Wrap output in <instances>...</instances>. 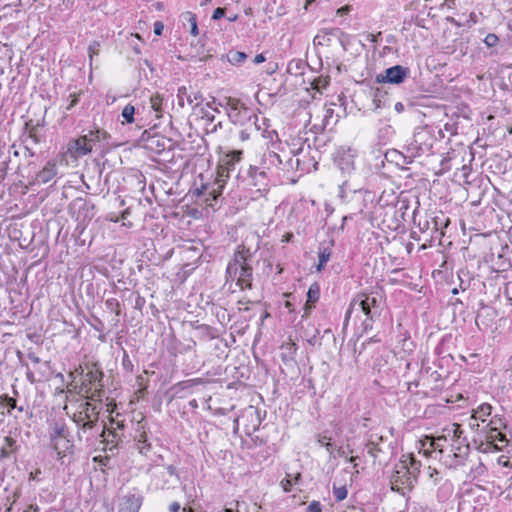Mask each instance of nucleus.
<instances>
[{"label":"nucleus","instance_id":"obj_33","mask_svg":"<svg viewBox=\"0 0 512 512\" xmlns=\"http://www.w3.org/2000/svg\"><path fill=\"white\" fill-rule=\"evenodd\" d=\"M318 257L319 262L316 266V270L321 272L331 257V250L328 247L320 248Z\"/></svg>","mask_w":512,"mask_h":512},{"label":"nucleus","instance_id":"obj_25","mask_svg":"<svg viewBox=\"0 0 512 512\" xmlns=\"http://www.w3.org/2000/svg\"><path fill=\"white\" fill-rule=\"evenodd\" d=\"M320 298V287L317 283H313L307 292V301L305 304V313L302 316L303 318L306 317L311 309L314 307V304L319 300Z\"/></svg>","mask_w":512,"mask_h":512},{"label":"nucleus","instance_id":"obj_50","mask_svg":"<svg viewBox=\"0 0 512 512\" xmlns=\"http://www.w3.org/2000/svg\"><path fill=\"white\" fill-rule=\"evenodd\" d=\"M71 101L66 107V111H70L79 101L78 97L76 95H70Z\"/></svg>","mask_w":512,"mask_h":512},{"label":"nucleus","instance_id":"obj_44","mask_svg":"<svg viewBox=\"0 0 512 512\" xmlns=\"http://www.w3.org/2000/svg\"><path fill=\"white\" fill-rule=\"evenodd\" d=\"M99 50H100V43L98 41H93L89 45L88 52H89V57H90L91 60H92L94 55H98Z\"/></svg>","mask_w":512,"mask_h":512},{"label":"nucleus","instance_id":"obj_41","mask_svg":"<svg viewBox=\"0 0 512 512\" xmlns=\"http://www.w3.org/2000/svg\"><path fill=\"white\" fill-rule=\"evenodd\" d=\"M361 190V187L358 186V185H354L352 183H350L349 180H346L342 183V185L340 186V193L343 195L345 192H357V191H360Z\"/></svg>","mask_w":512,"mask_h":512},{"label":"nucleus","instance_id":"obj_52","mask_svg":"<svg viewBox=\"0 0 512 512\" xmlns=\"http://www.w3.org/2000/svg\"><path fill=\"white\" fill-rule=\"evenodd\" d=\"M350 9H351V7L348 6V5L343 6V7L339 8V9H337L336 14L338 16H343V15L349 13Z\"/></svg>","mask_w":512,"mask_h":512},{"label":"nucleus","instance_id":"obj_27","mask_svg":"<svg viewBox=\"0 0 512 512\" xmlns=\"http://www.w3.org/2000/svg\"><path fill=\"white\" fill-rule=\"evenodd\" d=\"M229 171H227L225 168L218 165L217 170V177L215 180V184L217 185V188H214L210 194L213 195V198L216 199L222 192V189L224 187V183L226 182V179L229 177Z\"/></svg>","mask_w":512,"mask_h":512},{"label":"nucleus","instance_id":"obj_26","mask_svg":"<svg viewBox=\"0 0 512 512\" xmlns=\"http://www.w3.org/2000/svg\"><path fill=\"white\" fill-rule=\"evenodd\" d=\"M241 155L242 151H232L227 153L221 158L219 165L230 172L234 170L235 164L240 161Z\"/></svg>","mask_w":512,"mask_h":512},{"label":"nucleus","instance_id":"obj_4","mask_svg":"<svg viewBox=\"0 0 512 512\" xmlns=\"http://www.w3.org/2000/svg\"><path fill=\"white\" fill-rule=\"evenodd\" d=\"M103 376V372L97 365H92L84 374L81 392L84 393L88 399L101 401L104 388Z\"/></svg>","mask_w":512,"mask_h":512},{"label":"nucleus","instance_id":"obj_56","mask_svg":"<svg viewBox=\"0 0 512 512\" xmlns=\"http://www.w3.org/2000/svg\"><path fill=\"white\" fill-rule=\"evenodd\" d=\"M336 452L337 456L347 458L348 451L344 447H339Z\"/></svg>","mask_w":512,"mask_h":512},{"label":"nucleus","instance_id":"obj_49","mask_svg":"<svg viewBox=\"0 0 512 512\" xmlns=\"http://www.w3.org/2000/svg\"><path fill=\"white\" fill-rule=\"evenodd\" d=\"M163 28H164V25L162 22L156 21L154 23V33L156 35L160 36L162 34Z\"/></svg>","mask_w":512,"mask_h":512},{"label":"nucleus","instance_id":"obj_37","mask_svg":"<svg viewBox=\"0 0 512 512\" xmlns=\"http://www.w3.org/2000/svg\"><path fill=\"white\" fill-rule=\"evenodd\" d=\"M247 58V55L241 51H233L228 54V60L232 64H239Z\"/></svg>","mask_w":512,"mask_h":512},{"label":"nucleus","instance_id":"obj_48","mask_svg":"<svg viewBox=\"0 0 512 512\" xmlns=\"http://www.w3.org/2000/svg\"><path fill=\"white\" fill-rule=\"evenodd\" d=\"M492 426H497L500 429L501 427H505V423L503 422V420L501 418H498V419L493 418L489 423V427H492Z\"/></svg>","mask_w":512,"mask_h":512},{"label":"nucleus","instance_id":"obj_21","mask_svg":"<svg viewBox=\"0 0 512 512\" xmlns=\"http://www.w3.org/2000/svg\"><path fill=\"white\" fill-rule=\"evenodd\" d=\"M452 451L455 465H462L466 460L469 454V444L466 443V439H463L461 442L452 441Z\"/></svg>","mask_w":512,"mask_h":512},{"label":"nucleus","instance_id":"obj_36","mask_svg":"<svg viewBox=\"0 0 512 512\" xmlns=\"http://www.w3.org/2000/svg\"><path fill=\"white\" fill-rule=\"evenodd\" d=\"M106 308L117 316L121 314V304L116 298H108L105 301Z\"/></svg>","mask_w":512,"mask_h":512},{"label":"nucleus","instance_id":"obj_63","mask_svg":"<svg viewBox=\"0 0 512 512\" xmlns=\"http://www.w3.org/2000/svg\"><path fill=\"white\" fill-rule=\"evenodd\" d=\"M28 357H29V359H30L33 363H35V364L40 363V358H39V357H37L36 355H34V354H31V353H30V354H28Z\"/></svg>","mask_w":512,"mask_h":512},{"label":"nucleus","instance_id":"obj_34","mask_svg":"<svg viewBox=\"0 0 512 512\" xmlns=\"http://www.w3.org/2000/svg\"><path fill=\"white\" fill-rule=\"evenodd\" d=\"M150 103L152 109L156 112V117H161V113L163 111L162 104H163V97L159 94L152 95L150 97Z\"/></svg>","mask_w":512,"mask_h":512},{"label":"nucleus","instance_id":"obj_7","mask_svg":"<svg viewBox=\"0 0 512 512\" xmlns=\"http://www.w3.org/2000/svg\"><path fill=\"white\" fill-rule=\"evenodd\" d=\"M70 211L79 224L86 225L95 216V205L91 201L77 198L70 204Z\"/></svg>","mask_w":512,"mask_h":512},{"label":"nucleus","instance_id":"obj_39","mask_svg":"<svg viewBox=\"0 0 512 512\" xmlns=\"http://www.w3.org/2000/svg\"><path fill=\"white\" fill-rule=\"evenodd\" d=\"M134 114H135V108L133 105H126L122 110V117L125 119L127 123L134 122Z\"/></svg>","mask_w":512,"mask_h":512},{"label":"nucleus","instance_id":"obj_45","mask_svg":"<svg viewBox=\"0 0 512 512\" xmlns=\"http://www.w3.org/2000/svg\"><path fill=\"white\" fill-rule=\"evenodd\" d=\"M313 88L320 91L321 89L325 88L328 85L327 80L325 79H315L312 83Z\"/></svg>","mask_w":512,"mask_h":512},{"label":"nucleus","instance_id":"obj_8","mask_svg":"<svg viewBox=\"0 0 512 512\" xmlns=\"http://www.w3.org/2000/svg\"><path fill=\"white\" fill-rule=\"evenodd\" d=\"M368 454L376 461L381 455H387L392 450V442L379 434H371L366 445Z\"/></svg>","mask_w":512,"mask_h":512},{"label":"nucleus","instance_id":"obj_60","mask_svg":"<svg viewBox=\"0 0 512 512\" xmlns=\"http://www.w3.org/2000/svg\"><path fill=\"white\" fill-rule=\"evenodd\" d=\"M429 470H430V474H429L430 478H434V483H436L438 480L437 479V476L439 474L438 471L436 469H431V467H429Z\"/></svg>","mask_w":512,"mask_h":512},{"label":"nucleus","instance_id":"obj_5","mask_svg":"<svg viewBox=\"0 0 512 512\" xmlns=\"http://www.w3.org/2000/svg\"><path fill=\"white\" fill-rule=\"evenodd\" d=\"M50 440L52 447L59 457L65 456L66 452L73 448L72 442L68 439V432L65 423L54 422L50 427Z\"/></svg>","mask_w":512,"mask_h":512},{"label":"nucleus","instance_id":"obj_42","mask_svg":"<svg viewBox=\"0 0 512 512\" xmlns=\"http://www.w3.org/2000/svg\"><path fill=\"white\" fill-rule=\"evenodd\" d=\"M0 404H6L9 409L16 408V400L14 398L9 397L8 395H2L0 397ZM8 413H10V410H8Z\"/></svg>","mask_w":512,"mask_h":512},{"label":"nucleus","instance_id":"obj_2","mask_svg":"<svg viewBox=\"0 0 512 512\" xmlns=\"http://www.w3.org/2000/svg\"><path fill=\"white\" fill-rule=\"evenodd\" d=\"M382 294L378 291L370 293L357 294L351 301L346 311V320L351 316L352 312L360 311L366 315L363 321L365 329L371 328L374 318L378 317L381 312Z\"/></svg>","mask_w":512,"mask_h":512},{"label":"nucleus","instance_id":"obj_61","mask_svg":"<svg viewBox=\"0 0 512 512\" xmlns=\"http://www.w3.org/2000/svg\"><path fill=\"white\" fill-rule=\"evenodd\" d=\"M394 109L397 113H402L404 111V105L402 102H397L394 106Z\"/></svg>","mask_w":512,"mask_h":512},{"label":"nucleus","instance_id":"obj_19","mask_svg":"<svg viewBox=\"0 0 512 512\" xmlns=\"http://www.w3.org/2000/svg\"><path fill=\"white\" fill-rule=\"evenodd\" d=\"M253 268L249 264V260H245V264L239 265L238 286L241 290L250 289L252 287Z\"/></svg>","mask_w":512,"mask_h":512},{"label":"nucleus","instance_id":"obj_31","mask_svg":"<svg viewBox=\"0 0 512 512\" xmlns=\"http://www.w3.org/2000/svg\"><path fill=\"white\" fill-rule=\"evenodd\" d=\"M319 330L313 325H308L303 329L302 337L311 345L315 346L320 344L319 342Z\"/></svg>","mask_w":512,"mask_h":512},{"label":"nucleus","instance_id":"obj_16","mask_svg":"<svg viewBox=\"0 0 512 512\" xmlns=\"http://www.w3.org/2000/svg\"><path fill=\"white\" fill-rule=\"evenodd\" d=\"M344 32L339 28H329L320 30L313 39L315 47H329L332 42V37L338 38L341 41V37Z\"/></svg>","mask_w":512,"mask_h":512},{"label":"nucleus","instance_id":"obj_12","mask_svg":"<svg viewBox=\"0 0 512 512\" xmlns=\"http://www.w3.org/2000/svg\"><path fill=\"white\" fill-rule=\"evenodd\" d=\"M356 152L351 148H341L335 156L336 166L345 174L350 175L355 169Z\"/></svg>","mask_w":512,"mask_h":512},{"label":"nucleus","instance_id":"obj_32","mask_svg":"<svg viewBox=\"0 0 512 512\" xmlns=\"http://www.w3.org/2000/svg\"><path fill=\"white\" fill-rule=\"evenodd\" d=\"M491 413L492 406L488 403H483L473 411L471 419L475 421L481 420L482 422H484L486 417L490 416Z\"/></svg>","mask_w":512,"mask_h":512},{"label":"nucleus","instance_id":"obj_28","mask_svg":"<svg viewBox=\"0 0 512 512\" xmlns=\"http://www.w3.org/2000/svg\"><path fill=\"white\" fill-rule=\"evenodd\" d=\"M297 344L289 338L288 341L281 345V357L284 362L293 361L297 352Z\"/></svg>","mask_w":512,"mask_h":512},{"label":"nucleus","instance_id":"obj_29","mask_svg":"<svg viewBox=\"0 0 512 512\" xmlns=\"http://www.w3.org/2000/svg\"><path fill=\"white\" fill-rule=\"evenodd\" d=\"M443 438L446 440L447 438H451L452 441L455 442H461L464 438L463 430L461 429V426L457 423H452L450 426L446 427L444 430Z\"/></svg>","mask_w":512,"mask_h":512},{"label":"nucleus","instance_id":"obj_14","mask_svg":"<svg viewBox=\"0 0 512 512\" xmlns=\"http://www.w3.org/2000/svg\"><path fill=\"white\" fill-rule=\"evenodd\" d=\"M156 486L161 489H169L179 481L176 468L172 465L163 467L155 474Z\"/></svg>","mask_w":512,"mask_h":512},{"label":"nucleus","instance_id":"obj_24","mask_svg":"<svg viewBox=\"0 0 512 512\" xmlns=\"http://www.w3.org/2000/svg\"><path fill=\"white\" fill-rule=\"evenodd\" d=\"M85 137L87 138V142L90 143L91 150H93V147H95L98 143L107 142L110 139V134L106 132L103 129H95L90 130L87 134H85Z\"/></svg>","mask_w":512,"mask_h":512},{"label":"nucleus","instance_id":"obj_47","mask_svg":"<svg viewBox=\"0 0 512 512\" xmlns=\"http://www.w3.org/2000/svg\"><path fill=\"white\" fill-rule=\"evenodd\" d=\"M225 16V8L218 7L214 10L212 19L219 20Z\"/></svg>","mask_w":512,"mask_h":512},{"label":"nucleus","instance_id":"obj_1","mask_svg":"<svg viewBox=\"0 0 512 512\" xmlns=\"http://www.w3.org/2000/svg\"><path fill=\"white\" fill-rule=\"evenodd\" d=\"M421 462L413 454L403 455L391 475V489L402 496L410 493L417 483Z\"/></svg>","mask_w":512,"mask_h":512},{"label":"nucleus","instance_id":"obj_43","mask_svg":"<svg viewBox=\"0 0 512 512\" xmlns=\"http://www.w3.org/2000/svg\"><path fill=\"white\" fill-rule=\"evenodd\" d=\"M499 39H498V36L496 34H493V33H490L488 34L485 39H484V43L488 46V47H494L497 45Z\"/></svg>","mask_w":512,"mask_h":512},{"label":"nucleus","instance_id":"obj_46","mask_svg":"<svg viewBox=\"0 0 512 512\" xmlns=\"http://www.w3.org/2000/svg\"><path fill=\"white\" fill-rule=\"evenodd\" d=\"M321 511H322L321 505L318 501H312L307 508V512H321Z\"/></svg>","mask_w":512,"mask_h":512},{"label":"nucleus","instance_id":"obj_54","mask_svg":"<svg viewBox=\"0 0 512 512\" xmlns=\"http://www.w3.org/2000/svg\"><path fill=\"white\" fill-rule=\"evenodd\" d=\"M505 294L507 295L508 299L512 301V282L506 284Z\"/></svg>","mask_w":512,"mask_h":512},{"label":"nucleus","instance_id":"obj_9","mask_svg":"<svg viewBox=\"0 0 512 512\" xmlns=\"http://www.w3.org/2000/svg\"><path fill=\"white\" fill-rule=\"evenodd\" d=\"M409 72V68L401 65H395L386 69L384 73L378 74L376 76V81L378 83L400 84L408 77Z\"/></svg>","mask_w":512,"mask_h":512},{"label":"nucleus","instance_id":"obj_18","mask_svg":"<svg viewBox=\"0 0 512 512\" xmlns=\"http://www.w3.org/2000/svg\"><path fill=\"white\" fill-rule=\"evenodd\" d=\"M143 502L139 494L125 495L120 503L119 512H138Z\"/></svg>","mask_w":512,"mask_h":512},{"label":"nucleus","instance_id":"obj_35","mask_svg":"<svg viewBox=\"0 0 512 512\" xmlns=\"http://www.w3.org/2000/svg\"><path fill=\"white\" fill-rule=\"evenodd\" d=\"M301 474L297 473L293 478L290 474H287L286 478L281 481V486L285 492L291 491L293 484L297 483L300 479Z\"/></svg>","mask_w":512,"mask_h":512},{"label":"nucleus","instance_id":"obj_64","mask_svg":"<svg viewBox=\"0 0 512 512\" xmlns=\"http://www.w3.org/2000/svg\"><path fill=\"white\" fill-rule=\"evenodd\" d=\"M26 377L31 383L35 382L34 374L30 370L27 371Z\"/></svg>","mask_w":512,"mask_h":512},{"label":"nucleus","instance_id":"obj_22","mask_svg":"<svg viewBox=\"0 0 512 512\" xmlns=\"http://www.w3.org/2000/svg\"><path fill=\"white\" fill-rule=\"evenodd\" d=\"M333 113H334L333 108L328 107V106H323V107H321L319 109H316L315 110V117L316 118L322 117V119H321L320 123L315 122L312 125V129H315L316 131H323V130H325V128L330 123V119L333 117Z\"/></svg>","mask_w":512,"mask_h":512},{"label":"nucleus","instance_id":"obj_11","mask_svg":"<svg viewBox=\"0 0 512 512\" xmlns=\"http://www.w3.org/2000/svg\"><path fill=\"white\" fill-rule=\"evenodd\" d=\"M251 253L250 250L247 249L245 246L240 245L238 246L234 258L231 262H229L227 269H226V275L228 279L236 280L238 283V272H239V265L245 264V260H250Z\"/></svg>","mask_w":512,"mask_h":512},{"label":"nucleus","instance_id":"obj_6","mask_svg":"<svg viewBox=\"0 0 512 512\" xmlns=\"http://www.w3.org/2000/svg\"><path fill=\"white\" fill-rule=\"evenodd\" d=\"M509 440L506 435L499 430V427L492 426L486 431L485 442H481L478 450L483 453L492 451H502L508 446Z\"/></svg>","mask_w":512,"mask_h":512},{"label":"nucleus","instance_id":"obj_59","mask_svg":"<svg viewBox=\"0 0 512 512\" xmlns=\"http://www.w3.org/2000/svg\"><path fill=\"white\" fill-rule=\"evenodd\" d=\"M265 60H266V58H265V56L263 54H258V55L255 56L253 62L255 64H260V63L264 62Z\"/></svg>","mask_w":512,"mask_h":512},{"label":"nucleus","instance_id":"obj_53","mask_svg":"<svg viewBox=\"0 0 512 512\" xmlns=\"http://www.w3.org/2000/svg\"><path fill=\"white\" fill-rule=\"evenodd\" d=\"M442 439H444V438H443V435H442V436H439L437 439H435V440L432 442L431 446L433 447V449H434V450H437V449H438L440 452H442V448H440V443H439V441H441Z\"/></svg>","mask_w":512,"mask_h":512},{"label":"nucleus","instance_id":"obj_3","mask_svg":"<svg viewBox=\"0 0 512 512\" xmlns=\"http://www.w3.org/2000/svg\"><path fill=\"white\" fill-rule=\"evenodd\" d=\"M99 410L96 405L86 401L80 405V410L73 415V421L78 427L77 439L79 442L85 441L90 445L94 437V430L98 429Z\"/></svg>","mask_w":512,"mask_h":512},{"label":"nucleus","instance_id":"obj_38","mask_svg":"<svg viewBox=\"0 0 512 512\" xmlns=\"http://www.w3.org/2000/svg\"><path fill=\"white\" fill-rule=\"evenodd\" d=\"M184 17L191 24V30H190L191 34L194 36H197L199 33V30H198L195 14H193L191 12H186Z\"/></svg>","mask_w":512,"mask_h":512},{"label":"nucleus","instance_id":"obj_57","mask_svg":"<svg viewBox=\"0 0 512 512\" xmlns=\"http://www.w3.org/2000/svg\"><path fill=\"white\" fill-rule=\"evenodd\" d=\"M328 440H331V438L327 437L326 435H319L318 436V443L325 447V442Z\"/></svg>","mask_w":512,"mask_h":512},{"label":"nucleus","instance_id":"obj_13","mask_svg":"<svg viewBox=\"0 0 512 512\" xmlns=\"http://www.w3.org/2000/svg\"><path fill=\"white\" fill-rule=\"evenodd\" d=\"M249 185L255 187L259 192L268 191L269 179L266 171L257 166H250L247 172Z\"/></svg>","mask_w":512,"mask_h":512},{"label":"nucleus","instance_id":"obj_51","mask_svg":"<svg viewBox=\"0 0 512 512\" xmlns=\"http://www.w3.org/2000/svg\"><path fill=\"white\" fill-rule=\"evenodd\" d=\"M325 448H326L327 452L329 453L330 457H335V455L333 454L334 447H333V444L331 443V440H328L327 442H325Z\"/></svg>","mask_w":512,"mask_h":512},{"label":"nucleus","instance_id":"obj_40","mask_svg":"<svg viewBox=\"0 0 512 512\" xmlns=\"http://www.w3.org/2000/svg\"><path fill=\"white\" fill-rule=\"evenodd\" d=\"M333 495H334L336 501H338V502L343 501L348 495L346 486H340V487L334 486L333 487Z\"/></svg>","mask_w":512,"mask_h":512},{"label":"nucleus","instance_id":"obj_23","mask_svg":"<svg viewBox=\"0 0 512 512\" xmlns=\"http://www.w3.org/2000/svg\"><path fill=\"white\" fill-rule=\"evenodd\" d=\"M57 174V168L54 163L48 162L35 177V183L46 184L51 181Z\"/></svg>","mask_w":512,"mask_h":512},{"label":"nucleus","instance_id":"obj_55","mask_svg":"<svg viewBox=\"0 0 512 512\" xmlns=\"http://www.w3.org/2000/svg\"><path fill=\"white\" fill-rule=\"evenodd\" d=\"M180 509H181V506L178 502H173L169 506L170 512H179Z\"/></svg>","mask_w":512,"mask_h":512},{"label":"nucleus","instance_id":"obj_17","mask_svg":"<svg viewBox=\"0 0 512 512\" xmlns=\"http://www.w3.org/2000/svg\"><path fill=\"white\" fill-rule=\"evenodd\" d=\"M177 99L180 107H184L185 102L190 105L195 104V106H198L203 102L204 97L200 91L189 92V89L186 86H181L177 91Z\"/></svg>","mask_w":512,"mask_h":512},{"label":"nucleus","instance_id":"obj_30","mask_svg":"<svg viewBox=\"0 0 512 512\" xmlns=\"http://www.w3.org/2000/svg\"><path fill=\"white\" fill-rule=\"evenodd\" d=\"M136 447L140 454L147 455L151 450V444L147 441V435L145 431L139 432L135 436Z\"/></svg>","mask_w":512,"mask_h":512},{"label":"nucleus","instance_id":"obj_20","mask_svg":"<svg viewBox=\"0 0 512 512\" xmlns=\"http://www.w3.org/2000/svg\"><path fill=\"white\" fill-rule=\"evenodd\" d=\"M417 228L419 230V233H422V234H425L429 230H431L432 233L429 235V239L426 238L425 241L431 242L435 239H438L440 241L441 237L443 236V232L439 231L437 222L435 221V219H433L432 222H430L427 219H425L424 221H419Z\"/></svg>","mask_w":512,"mask_h":512},{"label":"nucleus","instance_id":"obj_62","mask_svg":"<svg viewBox=\"0 0 512 512\" xmlns=\"http://www.w3.org/2000/svg\"><path fill=\"white\" fill-rule=\"evenodd\" d=\"M39 508L37 505H29L23 512H38Z\"/></svg>","mask_w":512,"mask_h":512},{"label":"nucleus","instance_id":"obj_10","mask_svg":"<svg viewBox=\"0 0 512 512\" xmlns=\"http://www.w3.org/2000/svg\"><path fill=\"white\" fill-rule=\"evenodd\" d=\"M90 143L87 142L85 135H82L76 139H72L67 144V149L64 152L66 158L77 160L90 152H92Z\"/></svg>","mask_w":512,"mask_h":512},{"label":"nucleus","instance_id":"obj_15","mask_svg":"<svg viewBox=\"0 0 512 512\" xmlns=\"http://www.w3.org/2000/svg\"><path fill=\"white\" fill-rule=\"evenodd\" d=\"M97 433L101 438V443L105 444L103 447L105 451H113V449L117 448L122 437L116 428L107 429L104 425L100 430H97Z\"/></svg>","mask_w":512,"mask_h":512},{"label":"nucleus","instance_id":"obj_58","mask_svg":"<svg viewBox=\"0 0 512 512\" xmlns=\"http://www.w3.org/2000/svg\"><path fill=\"white\" fill-rule=\"evenodd\" d=\"M356 459H357V457H355V456H351L349 458L348 457L346 458L347 462L352 463L354 465L355 473H358L359 471L357 470L358 464L356 463Z\"/></svg>","mask_w":512,"mask_h":512}]
</instances>
